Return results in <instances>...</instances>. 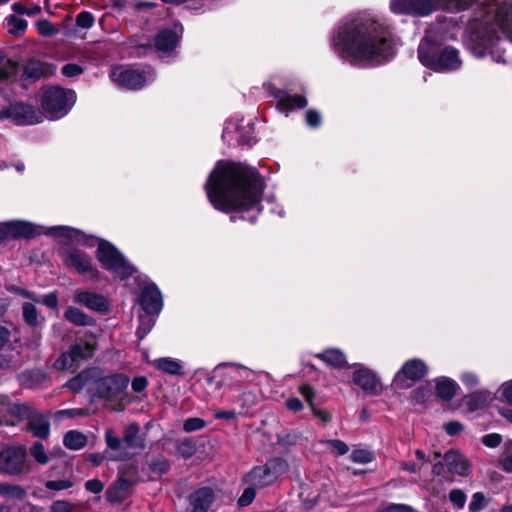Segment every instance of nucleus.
Returning <instances> with one entry per match:
<instances>
[{"mask_svg": "<svg viewBox=\"0 0 512 512\" xmlns=\"http://www.w3.org/2000/svg\"><path fill=\"white\" fill-rule=\"evenodd\" d=\"M205 190L210 203L220 211L249 213V221H254L261 211L264 183L254 168L218 161L209 175Z\"/></svg>", "mask_w": 512, "mask_h": 512, "instance_id": "obj_1", "label": "nucleus"}, {"mask_svg": "<svg viewBox=\"0 0 512 512\" xmlns=\"http://www.w3.org/2000/svg\"><path fill=\"white\" fill-rule=\"evenodd\" d=\"M331 46L340 58L357 65L380 64L394 53L388 25L369 14L356 15L338 25Z\"/></svg>", "mask_w": 512, "mask_h": 512, "instance_id": "obj_2", "label": "nucleus"}, {"mask_svg": "<svg viewBox=\"0 0 512 512\" xmlns=\"http://www.w3.org/2000/svg\"><path fill=\"white\" fill-rule=\"evenodd\" d=\"M497 28L512 42V0H492L474 19L467 31L466 45L478 58L490 56L496 63H506L504 43L497 36Z\"/></svg>", "mask_w": 512, "mask_h": 512, "instance_id": "obj_3", "label": "nucleus"}, {"mask_svg": "<svg viewBox=\"0 0 512 512\" xmlns=\"http://www.w3.org/2000/svg\"><path fill=\"white\" fill-rule=\"evenodd\" d=\"M7 238H30L35 235H39L42 233L65 237L70 240H77L78 242H83L87 246H94L96 243V239L93 237H84L78 230L70 228L68 226H56L51 228H46L43 226H36L27 221L21 220H12L4 222Z\"/></svg>", "mask_w": 512, "mask_h": 512, "instance_id": "obj_4", "label": "nucleus"}, {"mask_svg": "<svg viewBox=\"0 0 512 512\" xmlns=\"http://www.w3.org/2000/svg\"><path fill=\"white\" fill-rule=\"evenodd\" d=\"M128 384L129 378L123 374L100 375L97 370L96 377L88 389L94 397L104 399L107 407L114 411H122V400Z\"/></svg>", "mask_w": 512, "mask_h": 512, "instance_id": "obj_5", "label": "nucleus"}, {"mask_svg": "<svg viewBox=\"0 0 512 512\" xmlns=\"http://www.w3.org/2000/svg\"><path fill=\"white\" fill-rule=\"evenodd\" d=\"M474 0H391L390 9L396 14L428 16L438 9L464 10Z\"/></svg>", "mask_w": 512, "mask_h": 512, "instance_id": "obj_6", "label": "nucleus"}, {"mask_svg": "<svg viewBox=\"0 0 512 512\" xmlns=\"http://www.w3.org/2000/svg\"><path fill=\"white\" fill-rule=\"evenodd\" d=\"M418 59L422 65L436 72H448L460 68L462 61L455 48L439 50L429 40H422L418 47Z\"/></svg>", "mask_w": 512, "mask_h": 512, "instance_id": "obj_7", "label": "nucleus"}, {"mask_svg": "<svg viewBox=\"0 0 512 512\" xmlns=\"http://www.w3.org/2000/svg\"><path fill=\"white\" fill-rule=\"evenodd\" d=\"M76 102V94L71 89L48 86L41 92V107L51 120L64 117Z\"/></svg>", "mask_w": 512, "mask_h": 512, "instance_id": "obj_8", "label": "nucleus"}, {"mask_svg": "<svg viewBox=\"0 0 512 512\" xmlns=\"http://www.w3.org/2000/svg\"><path fill=\"white\" fill-rule=\"evenodd\" d=\"M288 471V464L280 458L268 460L265 464L251 469L245 474L243 481L258 489L274 484L280 475Z\"/></svg>", "mask_w": 512, "mask_h": 512, "instance_id": "obj_9", "label": "nucleus"}, {"mask_svg": "<svg viewBox=\"0 0 512 512\" xmlns=\"http://www.w3.org/2000/svg\"><path fill=\"white\" fill-rule=\"evenodd\" d=\"M110 78L116 85L127 89H139L155 78L150 67L116 66L110 72Z\"/></svg>", "mask_w": 512, "mask_h": 512, "instance_id": "obj_10", "label": "nucleus"}, {"mask_svg": "<svg viewBox=\"0 0 512 512\" xmlns=\"http://www.w3.org/2000/svg\"><path fill=\"white\" fill-rule=\"evenodd\" d=\"M97 259L105 269L121 279L129 277L135 272V268L108 241L101 240L98 243Z\"/></svg>", "mask_w": 512, "mask_h": 512, "instance_id": "obj_11", "label": "nucleus"}, {"mask_svg": "<svg viewBox=\"0 0 512 512\" xmlns=\"http://www.w3.org/2000/svg\"><path fill=\"white\" fill-rule=\"evenodd\" d=\"M428 368L422 359L412 358L405 361L393 378L396 389H405L427 374Z\"/></svg>", "mask_w": 512, "mask_h": 512, "instance_id": "obj_12", "label": "nucleus"}, {"mask_svg": "<svg viewBox=\"0 0 512 512\" xmlns=\"http://www.w3.org/2000/svg\"><path fill=\"white\" fill-rule=\"evenodd\" d=\"M0 119H12L18 125H33L43 121V115L32 106L13 103L0 111Z\"/></svg>", "mask_w": 512, "mask_h": 512, "instance_id": "obj_13", "label": "nucleus"}, {"mask_svg": "<svg viewBox=\"0 0 512 512\" xmlns=\"http://www.w3.org/2000/svg\"><path fill=\"white\" fill-rule=\"evenodd\" d=\"M25 450L21 447H8L0 452V473L18 474L23 470Z\"/></svg>", "mask_w": 512, "mask_h": 512, "instance_id": "obj_14", "label": "nucleus"}, {"mask_svg": "<svg viewBox=\"0 0 512 512\" xmlns=\"http://www.w3.org/2000/svg\"><path fill=\"white\" fill-rule=\"evenodd\" d=\"M353 382L370 395H379L383 391L380 379L372 370L354 365Z\"/></svg>", "mask_w": 512, "mask_h": 512, "instance_id": "obj_15", "label": "nucleus"}, {"mask_svg": "<svg viewBox=\"0 0 512 512\" xmlns=\"http://www.w3.org/2000/svg\"><path fill=\"white\" fill-rule=\"evenodd\" d=\"M64 263L79 274H95L92 258L78 249H68L63 257Z\"/></svg>", "mask_w": 512, "mask_h": 512, "instance_id": "obj_16", "label": "nucleus"}, {"mask_svg": "<svg viewBox=\"0 0 512 512\" xmlns=\"http://www.w3.org/2000/svg\"><path fill=\"white\" fill-rule=\"evenodd\" d=\"M140 305L149 314H158L163 307L162 295L156 285L150 284L142 289Z\"/></svg>", "mask_w": 512, "mask_h": 512, "instance_id": "obj_17", "label": "nucleus"}, {"mask_svg": "<svg viewBox=\"0 0 512 512\" xmlns=\"http://www.w3.org/2000/svg\"><path fill=\"white\" fill-rule=\"evenodd\" d=\"M249 126L250 124L247 127H243L238 121H229L226 123L222 137L228 142L236 141L239 144L251 145L253 139Z\"/></svg>", "mask_w": 512, "mask_h": 512, "instance_id": "obj_18", "label": "nucleus"}, {"mask_svg": "<svg viewBox=\"0 0 512 512\" xmlns=\"http://www.w3.org/2000/svg\"><path fill=\"white\" fill-rule=\"evenodd\" d=\"M74 301L95 311H105L108 309L109 305L103 295L83 290L75 291Z\"/></svg>", "mask_w": 512, "mask_h": 512, "instance_id": "obj_19", "label": "nucleus"}, {"mask_svg": "<svg viewBox=\"0 0 512 512\" xmlns=\"http://www.w3.org/2000/svg\"><path fill=\"white\" fill-rule=\"evenodd\" d=\"M189 500L192 512H208L214 500V493L212 489L204 487L192 493Z\"/></svg>", "mask_w": 512, "mask_h": 512, "instance_id": "obj_20", "label": "nucleus"}, {"mask_svg": "<svg viewBox=\"0 0 512 512\" xmlns=\"http://www.w3.org/2000/svg\"><path fill=\"white\" fill-rule=\"evenodd\" d=\"M277 108L282 113L288 115L295 108H303L307 105L304 97L299 95H291L286 91H279L276 94Z\"/></svg>", "mask_w": 512, "mask_h": 512, "instance_id": "obj_21", "label": "nucleus"}, {"mask_svg": "<svg viewBox=\"0 0 512 512\" xmlns=\"http://www.w3.org/2000/svg\"><path fill=\"white\" fill-rule=\"evenodd\" d=\"M444 461L450 472L460 476L469 474V464L465 457L456 451H449L444 456Z\"/></svg>", "mask_w": 512, "mask_h": 512, "instance_id": "obj_22", "label": "nucleus"}, {"mask_svg": "<svg viewBox=\"0 0 512 512\" xmlns=\"http://www.w3.org/2000/svg\"><path fill=\"white\" fill-rule=\"evenodd\" d=\"M180 39V35L176 31L165 29L160 31L155 38V47L159 52H169L173 50Z\"/></svg>", "mask_w": 512, "mask_h": 512, "instance_id": "obj_23", "label": "nucleus"}, {"mask_svg": "<svg viewBox=\"0 0 512 512\" xmlns=\"http://www.w3.org/2000/svg\"><path fill=\"white\" fill-rule=\"evenodd\" d=\"M434 383L437 396L444 401L451 400L459 388L455 380L445 376L435 378Z\"/></svg>", "mask_w": 512, "mask_h": 512, "instance_id": "obj_24", "label": "nucleus"}, {"mask_svg": "<svg viewBox=\"0 0 512 512\" xmlns=\"http://www.w3.org/2000/svg\"><path fill=\"white\" fill-rule=\"evenodd\" d=\"M153 367L169 375H181L183 373V363L178 359L171 357H161L153 360Z\"/></svg>", "mask_w": 512, "mask_h": 512, "instance_id": "obj_25", "label": "nucleus"}, {"mask_svg": "<svg viewBox=\"0 0 512 512\" xmlns=\"http://www.w3.org/2000/svg\"><path fill=\"white\" fill-rule=\"evenodd\" d=\"M105 440L107 443V447L115 452V455L112 456V459H122L131 456L127 448L125 447V443L119 437H117L113 430L108 429L105 432Z\"/></svg>", "mask_w": 512, "mask_h": 512, "instance_id": "obj_26", "label": "nucleus"}, {"mask_svg": "<svg viewBox=\"0 0 512 512\" xmlns=\"http://www.w3.org/2000/svg\"><path fill=\"white\" fill-rule=\"evenodd\" d=\"M140 428L137 424H130L125 428L123 441L125 447L132 450H141L144 448V439L139 434Z\"/></svg>", "mask_w": 512, "mask_h": 512, "instance_id": "obj_27", "label": "nucleus"}, {"mask_svg": "<svg viewBox=\"0 0 512 512\" xmlns=\"http://www.w3.org/2000/svg\"><path fill=\"white\" fill-rule=\"evenodd\" d=\"M29 429L35 437L46 438L50 432V424L44 415L32 413L29 417Z\"/></svg>", "mask_w": 512, "mask_h": 512, "instance_id": "obj_28", "label": "nucleus"}, {"mask_svg": "<svg viewBox=\"0 0 512 512\" xmlns=\"http://www.w3.org/2000/svg\"><path fill=\"white\" fill-rule=\"evenodd\" d=\"M316 356L333 368H343L347 364L345 354L339 349L329 348Z\"/></svg>", "mask_w": 512, "mask_h": 512, "instance_id": "obj_29", "label": "nucleus"}, {"mask_svg": "<svg viewBox=\"0 0 512 512\" xmlns=\"http://www.w3.org/2000/svg\"><path fill=\"white\" fill-rule=\"evenodd\" d=\"M95 340L93 338L87 340V341H80L76 344H74L70 351L72 352V357H74L78 364H80L82 361L87 360L88 358L92 357L94 351H95Z\"/></svg>", "mask_w": 512, "mask_h": 512, "instance_id": "obj_30", "label": "nucleus"}, {"mask_svg": "<svg viewBox=\"0 0 512 512\" xmlns=\"http://www.w3.org/2000/svg\"><path fill=\"white\" fill-rule=\"evenodd\" d=\"M97 369H89L81 372L76 377L67 382V387L72 391H80L83 387L89 385L91 387L96 377Z\"/></svg>", "mask_w": 512, "mask_h": 512, "instance_id": "obj_31", "label": "nucleus"}, {"mask_svg": "<svg viewBox=\"0 0 512 512\" xmlns=\"http://www.w3.org/2000/svg\"><path fill=\"white\" fill-rule=\"evenodd\" d=\"M4 25L8 33L19 36L25 32L28 24L25 19L10 15L5 18Z\"/></svg>", "mask_w": 512, "mask_h": 512, "instance_id": "obj_32", "label": "nucleus"}, {"mask_svg": "<svg viewBox=\"0 0 512 512\" xmlns=\"http://www.w3.org/2000/svg\"><path fill=\"white\" fill-rule=\"evenodd\" d=\"M86 442V436L78 431H69L64 437V445L72 450L83 448Z\"/></svg>", "mask_w": 512, "mask_h": 512, "instance_id": "obj_33", "label": "nucleus"}, {"mask_svg": "<svg viewBox=\"0 0 512 512\" xmlns=\"http://www.w3.org/2000/svg\"><path fill=\"white\" fill-rule=\"evenodd\" d=\"M65 318L80 326H87L92 323V319L90 317L85 315L80 309L72 306L68 307L65 311Z\"/></svg>", "mask_w": 512, "mask_h": 512, "instance_id": "obj_34", "label": "nucleus"}, {"mask_svg": "<svg viewBox=\"0 0 512 512\" xmlns=\"http://www.w3.org/2000/svg\"><path fill=\"white\" fill-rule=\"evenodd\" d=\"M489 399L487 392H476L465 398V404L469 410L474 411L482 407Z\"/></svg>", "mask_w": 512, "mask_h": 512, "instance_id": "obj_35", "label": "nucleus"}, {"mask_svg": "<svg viewBox=\"0 0 512 512\" xmlns=\"http://www.w3.org/2000/svg\"><path fill=\"white\" fill-rule=\"evenodd\" d=\"M78 366L79 364L76 359L72 357V352L70 350L69 352L62 354L55 362V367L59 370L73 371Z\"/></svg>", "mask_w": 512, "mask_h": 512, "instance_id": "obj_36", "label": "nucleus"}, {"mask_svg": "<svg viewBox=\"0 0 512 512\" xmlns=\"http://www.w3.org/2000/svg\"><path fill=\"white\" fill-rule=\"evenodd\" d=\"M0 495L8 499H22L25 497L26 493L24 489L18 485L0 484Z\"/></svg>", "mask_w": 512, "mask_h": 512, "instance_id": "obj_37", "label": "nucleus"}, {"mask_svg": "<svg viewBox=\"0 0 512 512\" xmlns=\"http://www.w3.org/2000/svg\"><path fill=\"white\" fill-rule=\"evenodd\" d=\"M20 293L23 296L30 298L35 302H42L44 305H46L49 308L57 309L58 298H57L56 293H54V292L45 295L41 299L36 298L32 293H30L29 291H26V290H21Z\"/></svg>", "mask_w": 512, "mask_h": 512, "instance_id": "obj_38", "label": "nucleus"}, {"mask_svg": "<svg viewBox=\"0 0 512 512\" xmlns=\"http://www.w3.org/2000/svg\"><path fill=\"white\" fill-rule=\"evenodd\" d=\"M322 443L325 444L328 451L335 456L344 455L349 451L348 445L338 439L326 440Z\"/></svg>", "mask_w": 512, "mask_h": 512, "instance_id": "obj_39", "label": "nucleus"}, {"mask_svg": "<svg viewBox=\"0 0 512 512\" xmlns=\"http://www.w3.org/2000/svg\"><path fill=\"white\" fill-rule=\"evenodd\" d=\"M17 72V63L7 58L0 59V80L7 79Z\"/></svg>", "mask_w": 512, "mask_h": 512, "instance_id": "obj_40", "label": "nucleus"}, {"mask_svg": "<svg viewBox=\"0 0 512 512\" xmlns=\"http://www.w3.org/2000/svg\"><path fill=\"white\" fill-rule=\"evenodd\" d=\"M257 397L256 395L251 391H243L238 397L237 402L240 405V408L243 410L241 411L242 414L246 413L248 409L253 407L256 403Z\"/></svg>", "mask_w": 512, "mask_h": 512, "instance_id": "obj_41", "label": "nucleus"}, {"mask_svg": "<svg viewBox=\"0 0 512 512\" xmlns=\"http://www.w3.org/2000/svg\"><path fill=\"white\" fill-rule=\"evenodd\" d=\"M227 375L237 381L248 379L250 376V370L241 365H230Z\"/></svg>", "mask_w": 512, "mask_h": 512, "instance_id": "obj_42", "label": "nucleus"}, {"mask_svg": "<svg viewBox=\"0 0 512 512\" xmlns=\"http://www.w3.org/2000/svg\"><path fill=\"white\" fill-rule=\"evenodd\" d=\"M23 316L27 324L30 326L37 325L38 314L34 304L28 302L23 304Z\"/></svg>", "mask_w": 512, "mask_h": 512, "instance_id": "obj_43", "label": "nucleus"}, {"mask_svg": "<svg viewBox=\"0 0 512 512\" xmlns=\"http://www.w3.org/2000/svg\"><path fill=\"white\" fill-rule=\"evenodd\" d=\"M49 72V67L39 62H31L26 68V73L33 77L47 75Z\"/></svg>", "mask_w": 512, "mask_h": 512, "instance_id": "obj_44", "label": "nucleus"}, {"mask_svg": "<svg viewBox=\"0 0 512 512\" xmlns=\"http://www.w3.org/2000/svg\"><path fill=\"white\" fill-rule=\"evenodd\" d=\"M37 30L42 36H53L58 33V29L46 19L40 20L36 23Z\"/></svg>", "mask_w": 512, "mask_h": 512, "instance_id": "obj_45", "label": "nucleus"}, {"mask_svg": "<svg viewBox=\"0 0 512 512\" xmlns=\"http://www.w3.org/2000/svg\"><path fill=\"white\" fill-rule=\"evenodd\" d=\"M95 18L94 16L87 11H83L79 13L76 17V24L78 27L83 29H89L94 25Z\"/></svg>", "mask_w": 512, "mask_h": 512, "instance_id": "obj_46", "label": "nucleus"}, {"mask_svg": "<svg viewBox=\"0 0 512 512\" xmlns=\"http://www.w3.org/2000/svg\"><path fill=\"white\" fill-rule=\"evenodd\" d=\"M154 320L150 316H141L137 334L140 339L144 338L152 329Z\"/></svg>", "mask_w": 512, "mask_h": 512, "instance_id": "obj_47", "label": "nucleus"}, {"mask_svg": "<svg viewBox=\"0 0 512 512\" xmlns=\"http://www.w3.org/2000/svg\"><path fill=\"white\" fill-rule=\"evenodd\" d=\"M257 489V487L249 485V487H247L239 497L238 505L244 507L251 504L256 496Z\"/></svg>", "mask_w": 512, "mask_h": 512, "instance_id": "obj_48", "label": "nucleus"}, {"mask_svg": "<svg viewBox=\"0 0 512 512\" xmlns=\"http://www.w3.org/2000/svg\"><path fill=\"white\" fill-rule=\"evenodd\" d=\"M351 459L360 464H366L372 461V453L366 449L354 450L351 454Z\"/></svg>", "mask_w": 512, "mask_h": 512, "instance_id": "obj_49", "label": "nucleus"}, {"mask_svg": "<svg viewBox=\"0 0 512 512\" xmlns=\"http://www.w3.org/2000/svg\"><path fill=\"white\" fill-rule=\"evenodd\" d=\"M205 427V422L201 418L192 417L185 420L183 429L185 432H194Z\"/></svg>", "mask_w": 512, "mask_h": 512, "instance_id": "obj_50", "label": "nucleus"}, {"mask_svg": "<svg viewBox=\"0 0 512 512\" xmlns=\"http://www.w3.org/2000/svg\"><path fill=\"white\" fill-rule=\"evenodd\" d=\"M46 488L50 490L60 491L73 486V482L68 479L51 480L45 483Z\"/></svg>", "mask_w": 512, "mask_h": 512, "instance_id": "obj_51", "label": "nucleus"}, {"mask_svg": "<svg viewBox=\"0 0 512 512\" xmlns=\"http://www.w3.org/2000/svg\"><path fill=\"white\" fill-rule=\"evenodd\" d=\"M460 380L468 388H474L479 384V377L472 371H465L461 374Z\"/></svg>", "mask_w": 512, "mask_h": 512, "instance_id": "obj_52", "label": "nucleus"}, {"mask_svg": "<svg viewBox=\"0 0 512 512\" xmlns=\"http://www.w3.org/2000/svg\"><path fill=\"white\" fill-rule=\"evenodd\" d=\"M450 501L458 508H463L466 503V495L460 489H453L449 493Z\"/></svg>", "mask_w": 512, "mask_h": 512, "instance_id": "obj_53", "label": "nucleus"}, {"mask_svg": "<svg viewBox=\"0 0 512 512\" xmlns=\"http://www.w3.org/2000/svg\"><path fill=\"white\" fill-rule=\"evenodd\" d=\"M242 412H237L235 409H219L214 413L216 419H225L227 421H235L237 416Z\"/></svg>", "mask_w": 512, "mask_h": 512, "instance_id": "obj_54", "label": "nucleus"}, {"mask_svg": "<svg viewBox=\"0 0 512 512\" xmlns=\"http://www.w3.org/2000/svg\"><path fill=\"white\" fill-rule=\"evenodd\" d=\"M74 505L65 500H57L50 506V512H73Z\"/></svg>", "mask_w": 512, "mask_h": 512, "instance_id": "obj_55", "label": "nucleus"}, {"mask_svg": "<svg viewBox=\"0 0 512 512\" xmlns=\"http://www.w3.org/2000/svg\"><path fill=\"white\" fill-rule=\"evenodd\" d=\"M485 497L482 493L477 492L472 496V500L469 503L470 512H478L484 507Z\"/></svg>", "mask_w": 512, "mask_h": 512, "instance_id": "obj_56", "label": "nucleus"}, {"mask_svg": "<svg viewBox=\"0 0 512 512\" xmlns=\"http://www.w3.org/2000/svg\"><path fill=\"white\" fill-rule=\"evenodd\" d=\"M31 454L35 458V460L40 464H45L48 461V457L44 451V447L42 444H35L31 449Z\"/></svg>", "mask_w": 512, "mask_h": 512, "instance_id": "obj_57", "label": "nucleus"}, {"mask_svg": "<svg viewBox=\"0 0 512 512\" xmlns=\"http://www.w3.org/2000/svg\"><path fill=\"white\" fill-rule=\"evenodd\" d=\"M62 73L66 77H75L83 73V68L78 64L69 63L63 66Z\"/></svg>", "mask_w": 512, "mask_h": 512, "instance_id": "obj_58", "label": "nucleus"}, {"mask_svg": "<svg viewBox=\"0 0 512 512\" xmlns=\"http://www.w3.org/2000/svg\"><path fill=\"white\" fill-rule=\"evenodd\" d=\"M501 441L502 437L500 434L497 433L487 434L482 438L483 444L490 448L497 447L501 443Z\"/></svg>", "mask_w": 512, "mask_h": 512, "instance_id": "obj_59", "label": "nucleus"}, {"mask_svg": "<svg viewBox=\"0 0 512 512\" xmlns=\"http://www.w3.org/2000/svg\"><path fill=\"white\" fill-rule=\"evenodd\" d=\"M501 397L512 405V380L504 382L500 387Z\"/></svg>", "mask_w": 512, "mask_h": 512, "instance_id": "obj_60", "label": "nucleus"}, {"mask_svg": "<svg viewBox=\"0 0 512 512\" xmlns=\"http://www.w3.org/2000/svg\"><path fill=\"white\" fill-rule=\"evenodd\" d=\"M381 512H417L409 505L405 504H390L383 508Z\"/></svg>", "mask_w": 512, "mask_h": 512, "instance_id": "obj_61", "label": "nucleus"}, {"mask_svg": "<svg viewBox=\"0 0 512 512\" xmlns=\"http://www.w3.org/2000/svg\"><path fill=\"white\" fill-rule=\"evenodd\" d=\"M178 452L185 458L190 457L194 452V446L190 441L184 440L178 445Z\"/></svg>", "mask_w": 512, "mask_h": 512, "instance_id": "obj_62", "label": "nucleus"}, {"mask_svg": "<svg viewBox=\"0 0 512 512\" xmlns=\"http://www.w3.org/2000/svg\"><path fill=\"white\" fill-rule=\"evenodd\" d=\"M124 492L119 491L114 485L107 491V498L110 502H119L125 498Z\"/></svg>", "mask_w": 512, "mask_h": 512, "instance_id": "obj_63", "label": "nucleus"}, {"mask_svg": "<svg viewBox=\"0 0 512 512\" xmlns=\"http://www.w3.org/2000/svg\"><path fill=\"white\" fill-rule=\"evenodd\" d=\"M306 122L311 127H317L321 123V117L318 112L314 110H309L306 113Z\"/></svg>", "mask_w": 512, "mask_h": 512, "instance_id": "obj_64", "label": "nucleus"}]
</instances>
